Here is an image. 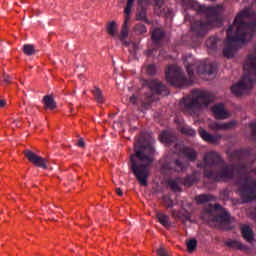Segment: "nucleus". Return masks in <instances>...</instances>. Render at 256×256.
I'll return each instance as SVG.
<instances>
[{
    "label": "nucleus",
    "mask_w": 256,
    "mask_h": 256,
    "mask_svg": "<svg viewBox=\"0 0 256 256\" xmlns=\"http://www.w3.org/2000/svg\"><path fill=\"white\" fill-rule=\"evenodd\" d=\"M247 21V12H241L234 20L232 26L227 30V39L224 42L223 55L227 59L235 57V51L238 45H245L247 41H251V37L255 33L256 21L250 24Z\"/></svg>",
    "instance_id": "1"
},
{
    "label": "nucleus",
    "mask_w": 256,
    "mask_h": 256,
    "mask_svg": "<svg viewBox=\"0 0 256 256\" xmlns=\"http://www.w3.org/2000/svg\"><path fill=\"white\" fill-rule=\"evenodd\" d=\"M186 69L189 76L188 80L183 75V72H181V68L176 65L168 66L166 81L174 85V87H187L193 83V69H198L197 73L200 75L205 73L206 75H211L215 71V67L211 63H207V61L186 64Z\"/></svg>",
    "instance_id": "2"
},
{
    "label": "nucleus",
    "mask_w": 256,
    "mask_h": 256,
    "mask_svg": "<svg viewBox=\"0 0 256 256\" xmlns=\"http://www.w3.org/2000/svg\"><path fill=\"white\" fill-rule=\"evenodd\" d=\"M135 153L130 156L131 169L136 179H138L140 185H147V179H149V173L151 172V163L153 158L149 154H146L147 148L139 149V142L135 145Z\"/></svg>",
    "instance_id": "3"
},
{
    "label": "nucleus",
    "mask_w": 256,
    "mask_h": 256,
    "mask_svg": "<svg viewBox=\"0 0 256 256\" xmlns=\"http://www.w3.org/2000/svg\"><path fill=\"white\" fill-rule=\"evenodd\" d=\"M213 99L211 94L203 90H194L192 95L184 98V106L186 111H195L198 107H207Z\"/></svg>",
    "instance_id": "4"
},
{
    "label": "nucleus",
    "mask_w": 256,
    "mask_h": 256,
    "mask_svg": "<svg viewBox=\"0 0 256 256\" xmlns=\"http://www.w3.org/2000/svg\"><path fill=\"white\" fill-rule=\"evenodd\" d=\"M203 217H212L210 223L211 221L215 223V227L223 225V223H231V216L219 204L210 206Z\"/></svg>",
    "instance_id": "5"
},
{
    "label": "nucleus",
    "mask_w": 256,
    "mask_h": 256,
    "mask_svg": "<svg viewBox=\"0 0 256 256\" xmlns=\"http://www.w3.org/2000/svg\"><path fill=\"white\" fill-rule=\"evenodd\" d=\"M25 157L30 161V163H33V165H36V167H41V169H47L49 162L47 159L42 158L41 156H37L35 152H32L30 150L24 151Z\"/></svg>",
    "instance_id": "6"
},
{
    "label": "nucleus",
    "mask_w": 256,
    "mask_h": 256,
    "mask_svg": "<svg viewBox=\"0 0 256 256\" xmlns=\"http://www.w3.org/2000/svg\"><path fill=\"white\" fill-rule=\"evenodd\" d=\"M212 113L217 119H227L230 116L229 112L225 110V106H223V104H217L212 107Z\"/></svg>",
    "instance_id": "7"
},
{
    "label": "nucleus",
    "mask_w": 256,
    "mask_h": 256,
    "mask_svg": "<svg viewBox=\"0 0 256 256\" xmlns=\"http://www.w3.org/2000/svg\"><path fill=\"white\" fill-rule=\"evenodd\" d=\"M237 122L232 121L229 123L219 124L217 122H211L209 124V127L212 129V131H227V129H233Z\"/></svg>",
    "instance_id": "8"
},
{
    "label": "nucleus",
    "mask_w": 256,
    "mask_h": 256,
    "mask_svg": "<svg viewBox=\"0 0 256 256\" xmlns=\"http://www.w3.org/2000/svg\"><path fill=\"white\" fill-rule=\"evenodd\" d=\"M241 233H242V237L246 241H248V243H253L255 241V238L253 235V229H251V227H249L248 225H242Z\"/></svg>",
    "instance_id": "9"
},
{
    "label": "nucleus",
    "mask_w": 256,
    "mask_h": 256,
    "mask_svg": "<svg viewBox=\"0 0 256 256\" xmlns=\"http://www.w3.org/2000/svg\"><path fill=\"white\" fill-rule=\"evenodd\" d=\"M131 19L125 18L124 19V24L122 26V30L118 36V38L120 39V41H122V43H125V39H127V37H129V21Z\"/></svg>",
    "instance_id": "10"
},
{
    "label": "nucleus",
    "mask_w": 256,
    "mask_h": 256,
    "mask_svg": "<svg viewBox=\"0 0 256 256\" xmlns=\"http://www.w3.org/2000/svg\"><path fill=\"white\" fill-rule=\"evenodd\" d=\"M219 161H221V157H219L216 152H210L204 158L205 165H215V163H219Z\"/></svg>",
    "instance_id": "11"
},
{
    "label": "nucleus",
    "mask_w": 256,
    "mask_h": 256,
    "mask_svg": "<svg viewBox=\"0 0 256 256\" xmlns=\"http://www.w3.org/2000/svg\"><path fill=\"white\" fill-rule=\"evenodd\" d=\"M242 169H239V167H229L223 170L221 173V179H231L233 177L234 173H241Z\"/></svg>",
    "instance_id": "12"
},
{
    "label": "nucleus",
    "mask_w": 256,
    "mask_h": 256,
    "mask_svg": "<svg viewBox=\"0 0 256 256\" xmlns=\"http://www.w3.org/2000/svg\"><path fill=\"white\" fill-rule=\"evenodd\" d=\"M179 183H182L183 185H185L186 187H189L191 185H193V183H195V180L191 179V178H187L186 180H181V181H170L169 185L170 187L174 190V191H179Z\"/></svg>",
    "instance_id": "13"
},
{
    "label": "nucleus",
    "mask_w": 256,
    "mask_h": 256,
    "mask_svg": "<svg viewBox=\"0 0 256 256\" xmlns=\"http://www.w3.org/2000/svg\"><path fill=\"white\" fill-rule=\"evenodd\" d=\"M119 30V25L115 21L108 22L106 25V31L111 37L117 36V31Z\"/></svg>",
    "instance_id": "14"
},
{
    "label": "nucleus",
    "mask_w": 256,
    "mask_h": 256,
    "mask_svg": "<svg viewBox=\"0 0 256 256\" xmlns=\"http://www.w3.org/2000/svg\"><path fill=\"white\" fill-rule=\"evenodd\" d=\"M198 132H199L200 137H202V139L204 141H207V143H215V141H216L215 136H211L203 128H200L198 130Z\"/></svg>",
    "instance_id": "15"
},
{
    "label": "nucleus",
    "mask_w": 256,
    "mask_h": 256,
    "mask_svg": "<svg viewBox=\"0 0 256 256\" xmlns=\"http://www.w3.org/2000/svg\"><path fill=\"white\" fill-rule=\"evenodd\" d=\"M43 101H44L45 109L53 110L57 107L55 100L51 96H45Z\"/></svg>",
    "instance_id": "16"
},
{
    "label": "nucleus",
    "mask_w": 256,
    "mask_h": 256,
    "mask_svg": "<svg viewBox=\"0 0 256 256\" xmlns=\"http://www.w3.org/2000/svg\"><path fill=\"white\" fill-rule=\"evenodd\" d=\"M135 3V0H128L126 7L124 9V17L125 19H131V9H133V4Z\"/></svg>",
    "instance_id": "17"
},
{
    "label": "nucleus",
    "mask_w": 256,
    "mask_h": 256,
    "mask_svg": "<svg viewBox=\"0 0 256 256\" xmlns=\"http://www.w3.org/2000/svg\"><path fill=\"white\" fill-rule=\"evenodd\" d=\"M182 153L184 155V157H186L187 159H189L190 161H194L195 160V157H197V153L194 152L193 149H190V148H184L182 150Z\"/></svg>",
    "instance_id": "18"
},
{
    "label": "nucleus",
    "mask_w": 256,
    "mask_h": 256,
    "mask_svg": "<svg viewBox=\"0 0 256 256\" xmlns=\"http://www.w3.org/2000/svg\"><path fill=\"white\" fill-rule=\"evenodd\" d=\"M157 219L161 225H163L164 227H169V225H170L169 216H167L163 213H158Z\"/></svg>",
    "instance_id": "19"
},
{
    "label": "nucleus",
    "mask_w": 256,
    "mask_h": 256,
    "mask_svg": "<svg viewBox=\"0 0 256 256\" xmlns=\"http://www.w3.org/2000/svg\"><path fill=\"white\" fill-rule=\"evenodd\" d=\"M207 201H213L212 196H207V195H200L196 197V203L198 205H201L203 203H207Z\"/></svg>",
    "instance_id": "20"
},
{
    "label": "nucleus",
    "mask_w": 256,
    "mask_h": 256,
    "mask_svg": "<svg viewBox=\"0 0 256 256\" xmlns=\"http://www.w3.org/2000/svg\"><path fill=\"white\" fill-rule=\"evenodd\" d=\"M162 37H163V31H161V29L155 28L154 30H152V39L154 41H159V39H161Z\"/></svg>",
    "instance_id": "21"
},
{
    "label": "nucleus",
    "mask_w": 256,
    "mask_h": 256,
    "mask_svg": "<svg viewBox=\"0 0 256 256\" xmlns=\"http://www.w3.org/2000/svg\"><path fill=\"white\" fill-rule=\"evenodd\" d=\"M217 46V38L216 37H210L207 41H206V47L208 49H215V47Z\"/></svg>",
    "instance_id": "22"
},
{
    "label": "nucleus",
    "mask_w": 256,
    "mask_h": 256,
    "mask_svg": "<svg viewBox=\"0 0 256 256\" xmlns=\"http://www.w3.org/2000/svg\"><path fill=\"white\" fill-rule=\"evenodd\" d=\"M23 51L25 55H33L35 53V46L30 44L24 45Z\"/></svg>",
    "instance_id": "23"
},
{
    "label": "nucleus",
    "mask_w": 256,
    "mask_h": 256,
    "mask_svg": "<svg viewBox=\"0 0 256 256\" xmlns=\"http://www.w3.org/2000/svg\"><path fill=\"white\" fill-rule=\"evenodd\" d=\"M93 95L98 103H103V94L99 88L94 89Z\"/></svg>",
    "instance_id": "24"
},
{
    "label": "nucleus",
    "mask_w": 256,
    "mask_h": 256,
    "mask_svg": "<svg viewBox=\"0 0 256 256\" xmlns=\"http://www.w3.org/2000/svg\"><path fill=\"white\" fill-rule=\"evenodd\" d=\"M196 247H197V240L193 239L187 242V250L189 251V253H192V251H195Z\"/></svg>",
    "instance_id": "25"
},
{
    "label": "nucleus",
    "mask_w": 256,
    "mask_h": 256,
    "mask_svg": "<svg viewBox=\"0 0 256 256\" xmlns=\"http://www.w3.org/2000/svg\"><path fill=\"white\" fill-rule=\"evenodd\" d=\"M2 81H3V83H6V85H9L11 83V76H9L7 73L3 72Z\"/></svg>",
    "instance_id": "26"
},
{
    "label": "nucleus",
    "mask_w": 256,
    "mask_h": 256,
    "mask_svg": "<svg viewBox=\"0 0 256 256\" xmlns=\"http://www.w3.org/2000/svg\"><path fill=\"white\" fill-rule=\"evenodd\" d=\"M182 133H185L186 135H190L193 137V135H195V130H193L189 127H184V128H182Z\"/></svg>",
    "instance_id": "27"
},
{
    "label": "nucleus",
    "mask_w": 256,
    "mask_h": 256,
    "mask_svg": "<svg viewBox=\"0 0 256 256\" xmlns=\"http://www.w3.org/2000/svg\"><path fill=\"white\" fill-rule=\"evenodd\" d=\"M200 11H204L205 13H215V7L200 6Z\"/></svg>",
    "instance_id": "28"
},
{
    "label": "nucleus",
    "mask_w": 256,
    "mask_h": 256,
    "mask_svg": "<svg viewBox=\"0 0 256 256\" xmlns=\"http://www.w3.org/2000/svg\"><path fill=\"white\" fill-rule=\"evenodd\" d=\"M146 17H147V14H146L145 10H142L141 12L137 13V19L139 21H145Z\"/></svg>",
    "instance_id": "29"
},
{
    "label": "nucleus",
    "mask_w": 256,
    "mask_h": 256,
    "mask_svg": "<svg viewBox=\"0 0 256 256\" xmlns=\"http://www.w3.org/2000/svg\"><path fill=\"white\" fill-rule=\"evenodd\" d=\"M136 31H138L139 33H147V28H145V25L143 24H138L135 27Z\"/></svg>",
    "instance_id": "30"
},
{
    "label": "nucleus",
    "mask_w": 256,
    "mask_h": 256,
    "mask_svg": "<svg viewBox=\"0 0 256 256\" xmlns=\"http://www.w3.org/2000/svg\"><path fill=\"white\" fill-rule=\"evenodd\" d=\"M172 215L174 217V219H191V216L187 215V216H181L179 214H177V212L173 211Z\"/></svg>",
    "instance_id": "31"
},
{
    "label": "nucleus",
    "mask_w": 256,
    "mask_h": 256,
    "mask_svg": "<svg viewBox=\"0 0 256 256\" xmlns=\"http://www.w3.org/2000/svg\"><path fill=\"white\" fill-rule=\"evenodd\" d=\"M156 69H155V66L153 65H150L146 68V73H148V75H154Z\"/></svg>",
    "instance_id": "32"
},
{
    "label": "nucleus",
    "mask_w": 256,
    "mask_h": 256,
    "mask_svg": "<svg viewBox=\"0 0 256 256\" xmlns=\"http://www.w3.org/2000/svg\"><path fill=\"white\" fill-rule=\"evenodd\" d=\"M157 255H158V256H167V252L165 251V248L160 247V248L157 250Z\"/></svg>",
    "instance_id": "33"
},
{
    "label": "nucleus",
    "mask_w": 256,
    "mask_h": 256,
    "mask_svg": "<svg viewBox=\"0 0 256 256\" xmlns=\"http://www.w3.org/2000/svg\"><path fill=\"white\" fill-rule=\"evenodd\" d=\"M160 140L162 141V143H167V141H169L167 139V132H162L160 135Z\"/></svg>",
    "instance_id": "34"
},
{
    "label": "nucleus",
    "mask_w": 256,
    "mask_h": 256,
    "mask_svg": "<svg viewBox=\"0 0 256 256\" xmlns=\"http://www.w3.org/2000/svg\"><path fill=\"white\" fill-rule=\"evenodd\" d=\"M176 171H183V164L181 163V161H176Z\"/></svg>",
    "instance_id": "35"
},
{
    "label": "nucleus",
    "mask_w": 256,
    "mask_h": 256,
    "mask_svg": "<svg viewBox=\"0 0 256 256\" xmlns=\"http://www.w3.org/2000/svg\"><path fill=\"white\" fill-rule=\"evenodd\" d=\"M154 83H155L156 87H152V89L154 91H159V89H161V83H159V82H154Z\"/></svg>",
    "instance_id": "36"
},
{
    "label": "nucleus",
    "mask_w": 256,
    "mask_h": 256,
    "mask_svg": "<svg viewBox=\"0 0 256 256\" xmlns=\"http://www.w3.org/2000/svg\"><path fill=\"white\" fill-rule=\"evenodd\" d=\"M156 7H161L163 5V0H155Z\"/></svg>",
    "instance_id": "37"
},
{
    "label": "nucleus",
    "mask_w": 256,
    "mask_h": 256,
    "mask_svg": "<svg viewBox=\"0 0 256 256\" xmlns=\"http://www.w3.org/2000/svg\"><path fill=\"white\" fill-rule=\"evenodd\" d=\"M130 103H137V96H135V95L131 96Z\"/></svg>",
    "instance_id": "38"
},
{
    "label": "nucleus",
    "mask_w": 256,
    "mask_h": 256,
    "mask_svg": "<svg viewBox=\"0 0 256 256\" xmlns=\"http://www.w3.org/2000/svg\"><path fill=\"white\" fill-rule=\"evenodd\" d=\"M116 193L119 197H122L123 196V190H121V188H117L116 189Z\"/></svg>",
    "instance_id": "39"
},
{
    "label": "nucleus",
    "mask_w": 256,
    "mask_h": 256,
    "mask_svg": "<svg viewBox=\"0 0 256 256\" xmlns=\"http://www.w3.org/2000/svg\"><path fill=\"white\" fill-rule=\"evenodd\" d=\"M77 145L78 147H85V142H83V140H79Z\"/></svg>",
    "instance_id": "40"
},
{
    "label": "nucleus",
    "mask_w": 256,
    "mask_h": 256,
    "mask_svg": "<svg viewBox=\"0 0 256 256\" xmlns=\"http://www.w3.org/2000/svg\"><path fill=\"white\" fill-rule=\"evenodd\" d=\"M234 245H236V247H238V249H243V246L241 243L239 242H232Z\"/></svg>",
    "instance_id": "41"
},
{
    "label": "nucleus",
    "mask_w": 256,
    "mask_h": 256,
    "mask_svg": "<svg viewBox=\"0 0 256 256\" xmlns=\"http://www.w3.org/2000/svg\"><path fill=\"white\" fill-rule=\"evenodd\" d=\"M7 105V102L5 100H0V107L3 108Z\"/></svg>",
    "instance_id": "42"
},
{
    "label": "nucleus",
    "mask_w": 256,
    "mask_h": 256,
    "mask_svg": "<svg viewBox=\"0 0 256 256\" xmlns=\"http://www.w3.org/2000/svg\"><path fill=\"white\" fill-rule=\"evenodd\" d=\"M139 5H143V3H147V0H138Z\"/></svg>",
    "instance_id": "43"
},
{
    "label": "nucleus",
    "mask_w": 256,
    "mask_h": 256,
    "mask_svg": "<svg viewBox=\"0 0 256 256\" xmlns=\"http://www.w3.org/2000/svg\"><path fill=\"white\" fill-rule=\"evenodd\" d=\"M200 29H207V26H205L204 24H201Z\"/></svg>",
    "instance_id": "44"
},
{
    "label": "nucleus",
    "mask_w": 256,
    "mask_h": 256,
    "mask_svg": "<svg viewBox=\"0 0 256 256\" xmlns=\"http://www.w3.org/2000/svg\"><path fill=\"white\" fill-rule=\"evenodd\" d=\"M252 129H256V122L251 124Z\"/></svg>",
    "instance_id": "45"
},
{
    "label": "nucleus",
    "mask_w": 256,
    "mask_h": 256,
    "mask_svg": "<svg viewBox=\"0 0 256 256\" xmlns=\"http://www.w3.org/2000/svg\"><path fill=\"white\" fill-rule=\"evenodd\" d=\"M252 217H254L255 220H256V209H255L254 212L252 213Z\"/></svg>",
    "instance_id": "46"
},
{
    "label": "nucleus",
    "mask_w": 256,
    "mask_h": 256,
    "mask_svg": "<svg viewBox=\"0 0 256 256\" xmlns=\"http://www.w3.org/2000/svg\"><path fill=\"white\" fill-rule=\"evenodd\" d=\"M168 207H173V204H169Z\"/></svg>",
    "instance_id": "47"
}]
</instances>
